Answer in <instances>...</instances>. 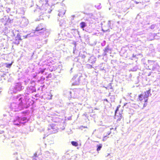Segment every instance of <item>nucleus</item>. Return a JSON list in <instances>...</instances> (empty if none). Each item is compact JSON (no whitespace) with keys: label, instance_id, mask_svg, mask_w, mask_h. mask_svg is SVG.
<instances>
[{"label":"nucleus","instance_id":"nucleus-3","mask_svg":"<svg viewBox=\"0 0 160 160\" xmlns=\"http://www.w3.org/2000/svg\"><path fill=\"white\" fill-rule=\"evenodd\" d=\"M25 96L23 94H20L14 97L13 101L24 108L25 102Z\"/></svg>","mask_w":160,"mask_h":160},{"label":"nucleus","instance_id":"nucleus-9","mask_svg":"<svg viewBox=\"0 0 160 160\" xmlns=\"http://www.w3.org/2000/svg\"><path fill=\"white\" fill-rule=\"evenodd\" d=\"M36 91V89L35 87L32 86H28L26 89V90L25 92V94L27 95L32 93Z\"/></svg>","mask_w":160,"mask_h":160},{"label":"nucleus","instance_id":"nucleus-38","mask_svg":"<svg viewBox=\"0 0 160 160\" xmlns=\"http://www.w3.org/2000/svg\"><path fill=\"white\" fill-rule=\"evenodd\" d=\"M44 70H42L40 71V72H41V73H43V72H44Z\"/></svg>","mask_w":160,"mask_h":160},{"label":"nucleus","instance_id":"nucleus-12","mask_svg":"<svg viewBox=\"0 0 160 160\" xmlns=\"http://www.w3.org/2000/svg\"><path fill=\"white\" fill-rule=\"evenodd\" d=\"M150 92L151 90L149 89V90L145 92L144 93H142V94H143V96L144 98V100L145 102H147L148 100V97L149 96L151 95Z\"/></svg>","mask_w":160,"mask_h":160},{"label":"nucleus","instance_id":"nucleus-34","mask_svg":"<svg viewBox=\"0 0 160 160\" xmlns=\"http://www.w3.org/2000/svg\"><path fill=\"white\" fill-rule=\"evenodd\" d=\"M108 25L109 26V27H110V24H111V22H110V21H108Z\"/></svg>","mask_w":160,"mask_h":160},{"label":"nucleus","instance_id":"nucleus-30","mask_svg":"<svg viewBox=\"0 0 160 160\" xmlns=\"http://www.w3.org/2000/svg\"><path fill=\"white\" fill-rule=\"evenodd\" d=\"M6 11L8 13L10 11V8H7Z\"/></svg>","mask_w":160,"mask_h":160},{"label":"nucleus","instance_id":"nucleus-43","mask_svg":"<svg viewBox=\"0 0 160 160\" xmlns=\"http://www.w3.org/2000/svg\"><path fill=\"white\" fill-rule=\"evenodd\" d=\"M69 93H70V94H71V92H69Z\"/></svg>","mask_w":160,"mask_h":160},{"label":"nucleus","instance_id":"nucleus-44","mask_svg":"<svg viewBox=\"0 0 160 160\" xmlns=\"http://www.w3.org/2000/svg\"><path fill=\"white\" fill-rule=\"evenodd\" d=\"M136 3L137 4H138V2H136Z\"/></svg>","mask_w":160,"mask_h":160},{"label":"nucleus","instance_id":"nucleus-42","mask_svg":"<svg viewBox=\"0 0 160 160\" xmlns=\"http://www.w3.org/2000/svg\"><path fill=\"white\" fill-rule=\"evenodd\" d=\"M36 76H34L33 77L34 78H36Z\"/></svg>","mask_w":160,"mask_h":160},{"label":"nucleus","instance_id":"nucleus-4","mask_svg":"<svg viewBox=\"0 0 160 160\" xmlns=\"http://www.w3.org/2000/svg\"><path fill=\"white\" fill-rule=\"evenodd\" d=\"M28 121L26 117H16L13 121L14 125L19 126L21 124H24Z\"/></svg>","mask_w":160,"mask_h":160},{"label":"nucleus","instance_id":"nucleus-11","mask_svg":"<svg viewBox=\"0 0 160 160\" xmlns=\"http://www.w3.org/2000/svg\"><path fill=\"white\" fill-rule=\"evenodd\" d=\"M57 127L55 126L54 124H52L48 128V130H50L51 133H55L58 132Z\"/></svg>","mask_w":160,"mask_h":160},{"label":"nucleus","instance_id":"nucleus-27","mask_svg":"<svg viewBox=\"0 0 160 160\" xmlns=\"http://www.w3.org/2000/svg\"><path fill=\"white\" fill-rule=\"evenodd\" d=\"M80 57H81V58L82 59H84L86 57V56L85 55H82V54H81L80 55Z\"/></svg>","mask_w":160,"mask_h":160},{"label":"nucleus","instance_id":"nucleus-25","mask_svg":"<svg viewBox=\"0 0 160 160\" xmlns=\"http://www.w3.org/2000/svg\"><path fill=\"white\" fill-rule=\"evenodd\" d=\"M86 67L88 68H93L92 66L89 64H87L86 65Z\"/></svg>","mask_w":160,"mask_h":160},{"label":"nucleus","instance_id":"nucleus-28","mask_svg":"<svg viewBox=\"0 0 160 160\" xmlns=\"http://www.w3.org/2000/svg\"><path fill=\"white\" fill-rule=\"evenodd\" d=\"M156 25L155 24H153L151 25L150 27V28L151 29H153L155 27Z\"/></svg>","mask_w":160,"mask_h":160},{"label":"nucleus","instance_id":"nucleus-15","mask_svg":"<svg viewBox=\"0 0 160 160\" xmlns=\"http://www.w3.org/2000/svg\"><path fill=\"white\" fill-rule=\"evenodd\" d=\"M96 60V58L94 56H92L88 59V61L89 63L93 64L95 63Z\"/></svg>","mask_w":160,"mask_h":160},{"label":"nucleus","instance_id":"nucleus-18","mask_svg":"<svg viewBox=\"0 0 160 160\" xmlns=\"http://www.w3.org/2000/svg\"><path fill=\"white\" fill-rule=\"evenodd\" d=\"M102 147V144H99L98 145H97V150L98 152L100 151Z\"/></svg>","mask_w":160,"mask_h":160},{"label":"nucleus","instance_id":"nucleus-26","mask_svg":"<svg viewBox=\"0 0 160 160\" xmlns=\"http://www.w3.org/2000/svg\"><path fill=\"white\" fill-rule=\"evenodd\" d=\"M109 137H108L107 136V134L105 135V136H104V137L103 138V141H106L107 138H108Z\"/></svg>","mask_w":160,"mask_h":160},{"label":"nucleus","instance_id":"nucleus-16","mask_svg":"<svg viewBox=\"0 0 160 160\" xmlns=\"http://www.w3.org/2000/svg\"><path fill=\"white\" fill-rule=\"evenodd\" d=\"M65 10L63 8L59 10V11L58 16L60 17H62L65 14Z\"/></svg>","mask_w":160,"mask_h":160},{"label":"nucleus","instance_id":"nucleus-13","mask_svg":"<svg viewBox=\"0 0 160 160\" xmlns=\"http://www.w3.org/2000/svg\"><path fill=\"white\" fill-rule=\"evenodd\" d=\"M77 76H75L72 78L71 82H72V85H78L79 84V78H78L77 80H76L75 82H74L75 79Z\"/></svg>","mask_w":160,"mask_h":160},{"label":"nucleus","instance_id":"nucleus-20","mask_svg":"<svg viewBox=\"0 0 160 160\" xmlns=\"http://www.w3.org/2000/svg\"><path fill=\"white\" fill-rule=\"evenodd\" d=\"M138 99L140 101H142L143 99H144V98L143 96V94H142L139 95L138 96Z\"/></svg>","mask_w":160,"mask_h":160},{"label":"nucleus","instance_id":"nucleus-39","mask_svg":"<svg viewBox=\"0 0 160 160\" xmlns=\"http://www.w3.org/2000/svg\"><path fill=\"white\" fill-rule=\"evenodd\" d=\"M122 118V115H121L120 116V118H119L118 119V120H119H119H120V119Z\"/></svg>","mask_w":160,"mask_h":160},{"label":"nucleus","instance_id":"nucleus-31","mask_svg":"<svg viewBox=\"0 0 160 160\" xmlns=\"http://www.w3.org/2000/svg\"><path fill=\"white\" fill-rule=\"evenodd\" d=\"M80 128V129L82 130L83 129V128H87V127H86L83 126H81Z\"/></svg>","mask_w":160,"mask_h":160},{"label":"nucleus","instance_id":"nucleus-8","mask_svg":"<svg viewBox=\"0 0 160 160\" xmlns=\"http://www.w3.org/2000/svg\"><path fill=\"white\" fill-rule=\"evenodd\" d=\"M7 22L4 21L3 18L1 19L0 20V32H4L6 33L7 30L8 29L6 27Z\"/></svg>","mask_w":160,"mask_h":160},{"label":"nucleus","instance_id":"nucleus-36","mask_svg":"<svg viewBox=\"0 0 160 160\" xmlns=\"http://www.w3.org/2000/svg\"><path fill=\"white\" fill-rule=\"evenodd\" d=\"M75 46L74 48H73V53H75V49H76V48H75Z\"/></svg>","mask_w":160,"mask_h":160},{"label":"nucleus","instance_id":"nucleus-29","mask_svg":"<svg viewBox=\"0 0 160 160\" xmlns=\"http://www.w3.org/2000/svg\"><path fill=\"white\" fill-rule=\"evenodd\" d=\"M64 22V21L63 20H61L59 24L60 26L62 25V24Z\"/></svg>","mask_w":160,"mask_h":160},{"label":"nucleus","instance_id":"nucleus-33","mask_svg":"<svg viewBox=\"0 0 160 160\" xmlns=\"http://www.w3.org/2000/svg\"><path fill=\"white\" fill-rule=\"evenodd\" d=\"M9 113H8V114H4L3 115V116L4 117H7V116H8V115H9Z\"/></svg>","mask_w":160,"mask_h":160},{"label":"nucleus","instance_id":"nucleus-23","mask_svg":"<svg viewBox=\"0 0 160 160\" xmlns=\"http://www.w3.org/2000/svg\"><path fill=\"white\" fill-rule=\"evenodd\" d=\"M109 50L108 48L107 47H106L104 50V55H107V53L108 52V51Z\"/></svg>","mask_w":160,"mask_h":160},{"label":"nucleus","instance_id":"nucleus-41","mask_svg":"<svg viewBox=\"0 0 160 160\" xmlns=\"http://www.w3.org/2000/svg\"><path fill=\"white\" fill-rule=\"evenodd\" d=\"M1 132H0V133H3V131H1Z\"/></svg>","mask_w":160,"mask_h":160},{"label":"nucleus","instance_id":"nucleus-1","mask_svg":"<svg viewBox=\"0 0 160 160\" xmlns=\"http://www.w3.org/2000/svg\"><path fill=\"white\" fill-rule=\"evenodd\" d=\"M35 34L40 35L39 39L42 38H40L42 37L43 38H46L48 37L49 34V32L48 31L45 26L42 24H40L37 27L35 31L34 32Z\"/></svg>","mask_w":160,"mask_h":160},{"label":"nucleus","instance_id":"nucleus-21","mask_svg":"<svg viewBox=\"0 0 160 160\" xmlns=\"http://www.w3.org/2000/svg\"><path fill=\"white\" fill-rule=\"evenodd\" d=\"M7 121H5L4 123L3 124L1 123L0 122V128H3L5 126L6 124L7 123Z\"/></svg>","mask_w":160,"mask_h":160},{"label":"nucleus","instance_id":"nucleus-40","mask_svg":"<svg viewBox=\"0 0 160 160\" xmlns=\"http://www.w3.org/2000/svg\"><path fill=\"white\" fill-rule=\"evenodd\" d=\"M37 155V154L36 153H35L34 154V156L35 157H36Z\"/></svg>","mask_w":160,"mask_h":160},{"label":"nucleus","instance_id":"nucleus-5","mask_svg":"<svg viewBox=\"0 0 160 160\" xmlns=\"http://www.w3.org/2000/svg\"><path fill=\"white\" fill-rule=\"evenodd\" d=\"M48 0H39L37 6L40 9L45 10L47 9L48 6Z\"/></svg>","mask_w":160,"mask_h":160},{"label":"nucleus","instance_id":"nucleus-46","mask_svg":"<svg viewBox=\"0 0 160 160\" xmlns=\"http://www.w3.org/2000/svg\"><path fill=\"white\" fill-rule=\"evenodd\" d=\"M1 91H0V93H1Z\"/></svg>","mask_w":160,"mask_h":160},{"label":"nucleus","instance_id":"nucleus-2","mask_svg":"<svg viewBox=\"0 0 160 160\" xmlns=\"http://www.w3.org/2000/svg\"><path fill=\"white\" fill-rule=\"evenodd\" d=\"M24 86L22 85V83L20 82L15 83L14 86H11L9 89L8 93L12 94L16 93L22 91L24 89Z\"/></svg>","mask_w":160,"mask_h":160},{"label":"nucleus","instance_id":"nucleus-14","mask_svg":"<svg viewBox=\"0 0 160 160\" xmlns=\"http://www.w3.org/2000/svg\"><path fill=\"white\" fill-rule=\"evenodd\" d=\"M4 21L7 22V25H8L9 23H11L13 22V19H11L9 18H7V17H4L3 18Z\"/></svg>","mask_w":160,"mask_h":160},{"label":"nucleus","instance_id":"nucleus-37","mask_svg":"<svg viewBox=\"0 0 160 160\" xmlns=\"http://www.w3.org/2000/svg\"><path fill=\"white\" fill-rule=\"evenodd\" d=\"M19 35H18V38H19V39L20 40H21L22 39H21V38H20V37H19Z\"/></svg>","mask_w":160,"mask_h":160},{"label":"nucleus","instance_id":"nucleus-47","mask_svg":"<svg viewBox=\"0 0 160 160\" xmlns=\"http://www.w3.org/2000/svg\"><path fill=\"white\" fill-rule=\"evenodd\" d=\"M133 57H134V55H133Z\"/></svg>","mask_w":160,"mask_h":160},{"label":"nucleus","instance_id":"nucleus-24","mask_svg":"<svg viewBox=\"0 0 160 160\" xmlns=\"http://www.w3.org/2000/svg\"><path fill=\"white\" fill-rule=\"evenodd\" d=\"M111 133L110 131L107 132H105L104 134V136H105V135L107 134V136L108 137V135H109Z\"/></svg>","mask_w":160,"mask_h":160},{"label":"nucleus","instance_id":"nucleus-35","mask_svg":"<svg viewBox=\"0 0 160 160\" xmlns=\"http://www.w3.org/2000/svg\"><path fill=\"white\" fill-rule=\"evenodd\" d=\"M146 102H145V103L144 104V105H143L144 107H145L147 106V104Z\"/></svg>","mask_w":160,"mask_h":160},{"label":"nucleus","instance_id":"nucleus-32","mask_svg":"<svg viewBox=\"0 0 160 160\" xmlns=\"http://www.w3.org/2000/svg\"><path fill=\"white\" fill-rule=\"evenodd\" d=\"M95 7H96L98 9H99L101 8L100 5H98L97 6L96 5H95Z\"/></svg>","mask_w":160,"mask_h":160},{"label":"nucleus","instance_id":"nucleus-19","mask_svg":"<svg viewBox=\"0 0 160 160\" xmlns=\"http://www.w3.org/2000/svg\"><path fill=\"white\" fill-rule=\"evenodd\" d=\"M12 64V63H6L4 64V66L5 67H6L7 68H10L11 67Z\"/></svg>","mask_w":160,"mask_h":160},{"label":"nucleus","instance_id":"nucleus-17","mask_svg":"<svg viewBox=\"0 0 160 160\" xmlns=\"http://www.w3.org/2000/svg\"><path fill=\"white\" fill-rule=\"evenodd\" d=\"M80 26L81 28L84 30V28L86 26V24L84 22H82L80 23Z\"/></svg>","mask_w":160,"mask_h":160},{"label":"nucleus","instance_id":"nucleus-7","mask_svg":"<svg viewBox=\"0 0 160 160\" xmlns=\"http://www.w3.org/2000/svg\"><path fill=\"white\" fill-rule=\"evenodd\" d=\"M10 108L11 111L13 112L18 111L23 108L21 106H20L14 101L11 103Z\"/></svg>","mask_w":160,"mask_h":160},{"label":"nucleus","instance_id":"nucleus-6","mask_svg":"<svg viewBox=\"0 0 160 160\" xmlns=\"http://www.w3.org/2000/svg\"><path fill=\"white\" fill-rule=\"evenodd\" d=\"M148 63L149 66H148L149 68V69L153 71H158L159 68V66L157 63L154 61L148 60Z\"/></svg>","mask_w":160,"mask_h":160},{"label":"nucleus","instance_id":"nucleus-10","mask_svg":"<svg viewBox=\"0 0 160 160\" xmlns=\"http://www.w3.org/2000/svg\"><path fill=\"white\" fill-rule=\"evenodd\" d=\"M20 22L21 25L22 27L27 26L29 23L28 19L24 18L20 20Z\"/></svg>","mask_w":160,"mask_h":160},{"label":"nucleus","instance_id":"nucleus-45","mask_svg":"<svg viewBox=\"0 0 160 160\" xmlns=\"http://www.w3.org/2000/svg\"><path fill=\"white\" fill-rule=\"evenodd\" d=\"M113 129V128H110V130H111V129Z\"/></svg>","mask_w":160,"mask_h":160},{"label":"nucleus","instance_id":"nucleus-22","mask_svg":"<svg viewBox=\"0 0 160 160\" xmlns=\"http://www.w3.org/2000/svg\"><path fill=\"white\" fill-rule=\"evenodd\" d=\"M71 143L73 146L75 147L77 146L78 145V143L76 142L72 141Z\"/></svg>","mask_w":160,"mask_h":160}]
</instances>
